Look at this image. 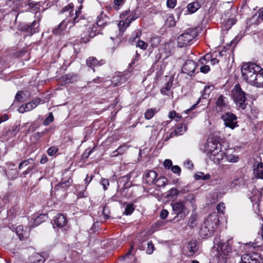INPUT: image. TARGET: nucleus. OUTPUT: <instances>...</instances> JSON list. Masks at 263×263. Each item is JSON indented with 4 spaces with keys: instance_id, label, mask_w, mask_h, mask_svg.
Masks as SVG:
<instances>
[{
    "instance_id": "nucleus-1",
    "label": "nucleus",
    "mask_w": 263,
    "mask_h": 263,
    "mask_svg": "<svg viewBox=\"0 0 263 263\" xmlns=\"http://www.w3.org/2000/svg\"><path fill=\"white\" fill-rule=\"evenodd\" d=\"M230 240L222 241L220 238H214L213 243V250L216 251L215 257L218 262L217 263H226L227 258L232 253V249L229 245Z\"/></svg>"
},
{
    "instance_id": "nucleus-2",
    "label": "nucleus",
    "mask_w": 263,
    "mask_h": 263,
    "mask_svg": "<svg viewBox=\"0 0 263 263\" xmlns=\"http://www.w3.org/2000/svg\"><path fill=\"white\" fill-rule=\"evenodd\" d=\"M218 219L215 215H210L202 224L199 230V235L203 238L212 236L217 228Z\"/></svg>"
},
{
    "instance_id": "nucleus-3",
    "label": "nucleus",
    "mask_w": 263,
    "mask_h": 263,
    "mask_svg": "<svg viewBox=\"0 0 263 263\" xmlns=\"http://www.w3.org/2000/svg\"><path fill=\"white\" fill-rule=\"evenodd\" d=\"M259 70H261V67L254 63L245 64L241 68L242 76L248 83L251 84L254 81Z\"/></svg>"
},
{
    "instance_id": "nucleus-4",
    "label": "nucleus",
    "mask_w": 263,
    "mask_h": 263,
    "mask_svg": "<svg viewBox=\"0 0 263 263\" xmlns=\"http://www.w3.org/2000/svg\"><path fill=\"white\" fill-rule=\"evenodd\" d=\"M233 100L236 106L241 109H245L246 108V93L240 87L239 84H236L232 90Z\"/></svg>"
},
{
    "instance_id": "nucleus-5",
    "label": "nucleus",
    "mask_w": 263,
    "mask_h": 263,
    "mask_svg": "<svg viewBox=\"0 0 263 263\" xmlns=\"http://www.w3.org/2000/svg\"><path fill=\"white\" fill-rule=\"evenodd\" d=\"M73 4H70L67 6H65L61 11V12L67 13L68 14V17L65 20H64L62 22H61L57 26L54 27L52 30V33L54 34L58 35L61 34L63 33V32L65 30L67 26V25L69 23H72V21L71 20V18L70 15L73 16Z\"/></svg>"
},
{
    "instance_id": "nucleus-6",
    "label": "nucleus",
    "mask_w": 263,
    "mask_h": 263,
    "mask_svg": "<svg viewBox=\"0 0 263 263\" xmlns=\"http://www.w3.org/2000/svg\"><path fill=\"white\" fill-rule=\"evenodd\" d=\"M195 36L194 30H189L187 31L180 35L177 39L178 45L180 47L187 46Z\"/></svg>"
},
{
    "instance_id": "nucleus-7",
    "label": "nucleus",
    "mask_w": 263,
    "mask_h": 263,
    "mask_svg": "<svg viewBox=\"0 0 263 263\" xmlns=\"http://www.w3.org/2000/svg\"><path fill=\"white\" fill-rule=\"evenodd\" d=\"M221 119L224 122V125L232 129L238 127L237 117L235 115L231 112H226L221 116Z\"/></svg>"
},
{
    "instance_id": "nucleus-8",
    "label": "nucleus",
    "mask_w": 263,
    "mask_h": 263,
    "mask_svg": "<svg viewBox=\"0 0 263 263\" xmlns=\"http://www.w3.org/2000/svg\"><path fill=\"white\" fill-rule=\"evenodd\" d=\"M198 250L197 242L196 240H191L184 245L182 251L185 255L190 257L193 256Z\"/></svg>"
},
{
    "instance_id": "nucleus-9",
    "label": "nucleus",
    "mask_w": 263,
    "mask_h": 263,
    "mask_svg": "<svg viewBox=\"0 0 263 263\" xmlns=\"http://www.w3.org/2000/svg\"><path fill=\"white\" fill-rule=\"evenodd\" d=\"M200 8V4L198 2H195L189 4L187 6L186 9L185 8H181L179 7L177 8V12L178 15H180L182 13H183L184 15H186L187 14V12H190V13H195Z\"/></svg>"
},
{
    "instance_id": "nucleus-10",
    "label": "nucleus",
    "mask_w": 263,
    "mask_h": 263,
    "mask_svg": "<svg viewBox=\"0 0 263 263\" xmlns=\"http://www.w3.org/2000/svg\"><path fill=\"white\" fill-rule=\"evenodd\" d=\"M239 263H260V256L257 253H246L241 256Z\"/></svg>"
},
{
    "instance_id": "nucleus-11",
    "label": "nucleus",
    "mask_w": 263,
    "mask_h": 263,
    "mask_svg": "<svg viewBox=\"0 0 263 263\" xmlns=\"http://www.w3.org/2000/svg\"><path fill=\"white\" fill-rule=\"evenodd\" d=\"M197 66L196 63L193 60L186 61L182 67V72L187 74L189 76L194 72Z\"/></svg>"
},
{
    "instance_id": "nucleus-12",
    "label": "nucleus",
    "mask_w": 263,
    "mask_h": 263,
    "mask_svg": "<svg viewBox=\"0 0 263 263\" xmlns=\"http://www.w3.org/2000/svg\"><path fill=\"white\" fill-rule=\"evenodd\" d=\"M40 99L37 98L32 102L26 103L25 105H22L18 108V111L20 113H24L26 111H30L35 108L40 104Z\"/></svg>"
},
{
    "instance_id": "nucleus-13",
    "label": "nucleus",
    "mask_w": 263,
    "mask_h": 263,
    "mask_svg": "<svg viewBox=\"0 0 263 263\" xmlns=\"http://www.w3.org/2000/svg\"><path fill=\"white\" fill-rule=\"evenodd\" d=\"M208 156L214 152H219L221 149V144L213 139L208 140L206 145Z\"/></svg>"
},
{
    "instance_id": "nucleus-14",
    "label": "nucleus",
    "mask_w": 263,
    "mask_h": 263,
    "mask_svg": "<svg viewBox=\"0 0 263 263\" xmlns=\"http://www.w3.org/2000/svg\"><path fill=\"white\" fill-rule=\"evenodd\" d=\"M229 108L227 98L221 95L216 101V109L217 111H221Z\"/></svg>"
},
{
    "instance_id": "nucleus-15",
    "label": "nucleus",
    "mask_w": 263,
    "mask_h": 263,
    "mask_svg": "<svg viewBox=\"0 0 263 263\" xmlns=\"http://www.w3.org/2000/svg\"><path fill=\"white\" fill-rule=\"evenodd\" d=\"M86 30L87 33H89L88 36L85 34L81 35V42L83 43H87L90 38L94 37L96 35L95 32L97 31V27L94 25L92 26L86 27Z\"/></svg>"
},
{
    "instance_id": "nucleus-16",
    "label": "nucleus",
    "mask_w": 263,
    "mask_h": 263,
    "mask_svg": "<svg viewBox=\"0 0 263 263\" xmlns=\"http://www.w3.org/2000/svg\"><path fill=\"white\" fill-rule=\"evenodd\" d=\"M225 155L226 154L222 152L221 149L219 152H214L212 154L209 155L208 157L215 164H218L223 159Z\"/></svg>"
},
{
    "instance_id": "nucleus-17",
    "label": "nucleus",
    "mask_w": 263,
    "mask_h": 263,
    "mask_svg": "<svg viewBox=\"0 0 263 263\" xmlns=\"http://www.w3.org/2000/svg\"><path fill=\"white\" fill-rule=\"evenodd\" d=\"M157 177V174L155 171L147 170L145 172V178L146 182L148 184H153L155 183Z\"/></svg>"
},
{
    "instance_id": "nucleus-18",
    "label": "nucleus",
    "mask_w": 263,
    "mask_h": 263,
    "mask_svg": "<svg viewBox=\"0 0 263 263\" xmlns=\"http://www.w3.org/2000/svg\"><path fill=\"white\" fill-rule=\"evenodd\" d=\"M67 223L66 217L63 214H58L54 218V223L59 228H63Z\"/></svg>"
},
{
    "instance_id": "nucleus-19",
    "label": "nucleus",
    "mask_w": 263,
    "mask_h": 263,
    "mask_svg": "<svg viewBox=\"0 0 263 263\" xmlns=\"http://www.w3.org/2000/svg\"><path fill=\"white\" fill-rule=\"evenodd\" d=\"M171 55V51L168 49V45L166 44L164 45L159 49V56L157 57L158 60H165Z\"/></svg>"
},
{
    "instance_id": "nucleus-20",
    "label": "nucleus",
    "mask_w": 263,
    "mask_h": 263,
    "mask_svg": "<svg viewBox=\"0 0 263 263\" xmlns=\"http://www.w3.org/2000/svg\"><path fill=\"white\" fill-rule=\"evenodd\" d=\"M251 84L257 87H263V69L261 68Z\"/></svg>"
},
{
    "instance_id": "nucleus-21",
    "label": "nucleus",
    "mask_w": 263,
    "mask_h": 263,
    "mask_svg": "<svg viewBox=\"0 0 263 263\" xmlns=\"http://www.w3.org/2000/svg\"><path fill=\"white\" fill-rule=\"evenodd\" d=\"M104 63V60L99 61L95 57H93L88 58L86 60L87 65L92 69H93L95 67L102 65Z\"/></svg>"
},
{
    "instance_id": "nucleus-22",
    "label": "nucleus",
    "mask_w": 263,
    "mask_h": 263,
    "mask_svg": "<svg viewBox=\"0 0 263 263\" xmlns=\"http://www.w3.org/2000/svg\"><path fill=\"white\" fill-rule=\"evenodd\" d=\"M39 26V23L35 21H34L30 26H28L27 27L26 26H24L22 30L24 31L29 33V34L31 35L33 33L38 32Z\"/></svg>"
},
{
    "instance_id": "nucleus-23",
    "label": "nucleus",
    "mask_w": 263,
    "mask_h": 263,
    "mask_svg": "<svg viewBox=\"0 0 263 263\" xmlns=\"http://www.w3.org/2000/svg\"><path fill=\"white\" fill-rule=\"evenodd\" d=\"M171 205L173 211L177 215L182 213L185 207L184 202L182 201L172 203Z\"/></svg>"
},
{
    "instance_id": "nucleus-24",
    "label": "nucleus",
    "mask_w": 263,
    "mask_h": 263,
    "mask_svg": "<svg viewBox=\"0 0 263 263\" xmlns=\"http://www.w3.org/2000/svg\"><path fill=\"white\" fill-rule=\"evenodd\" d=\"M128 14L129 12L127 11H125L123 12L122 14L123 17L127 16L125 18L126 26H128L132 21L136 20L139 17V15L135 12H132L129 15H128Z\"/></svg>"
},
{
    "instance_id": "nucleus-25",
    "label": "nucleus",
    "mask_w": 263,
    "mask_h": 263,
    "mask_svg": "<svg viewBox=\"0 0 263 263\" xmlns=\"http://www.w3.org/2000/svg\"><path fill=\"white\" fill-rule=\"evenodd\" d=\"M253 171L256 177L263 178V165L262 163H258L256 166H254Z\"/></svg>"
},
{
    "instance_id": "nucleus-26",
    "label": "nucleus",
    "mask_w": 263,
    "mask_h": 263,
    "mask_svg": "<svg viewBox=\"0 0 263 263\" xmlns=\"http://www.w3.org/2000/svg\"><path fill=\"white\" fill-rule=\"evenodd\" d=\"M16 233L20 240H24L27 237V232L24 230L23 226H19L16 229Z\"/></svg>"
},
{
    "instance_id": "nucleus-27",
    "label": "nucleus",
    "mask_w": 263,
    "mask_h": 263,
    "mask_svg": "<svg viewBox=\"0 0 263 263\" xmlns=\"http://www.w3.org/2000/svg\"><path fill=\"white\" fill-rule=\"evenodd\" d=\"M82 8V6L80 5L78 10H77L74 13V16L72 18V16L70 15L71 18V20L72 21L73 24H75L79 21L82 18L81 15V9Z\"/></svg>"
},
{
    "instance_id": "nucleus-28",
    "label": "nucleus",
    "mask_w": 263,
    "mask_h": 263,
    "mask_svg": "<svg viewBox=\"0 0 263 263\" xmlns=\"http://www.w3.org/2000/svg\"><path fill=\"white\" fill-rule=\"evenodd\" d=\"M32 263H43L45 261L44 257L39 253L33 254L31 257Z\"/></svg>"
},
{
    "instance_id": "nucleus-29",
    "label": "nucleus",
    "mask_w": 263,
    "mask_h": 263,
    "mask_svg": "<svg viewBox=\"0 0 263 263\" xmlns=\"http://www.w3.org/2000/svg\"><path fill=\"white\" fill-rule=\"evenodd\" d=\"M128 178L127 176H123L119 180V186L123 185L122 188L125 189L129 187L131 183L128 181Z\"/></svg>"
},
{
    "instance_id": "nucleus-30",
    "label": "nucleus",
    "mask_w": 263,
    "mask_h": 263,
    "mask_svg": "<svg viewBox=\"0 0 263 263\" xmlns=\"http://www.w3.org/2000/svg\"><path fill=\"white\" fill-rule=\"evenodd\" d=\"M197 215L193 211H192V215H191L189 221L188 225L194 228L197 225Z\"/></svg>"
},
{
    "instance_id": "nucleus-31",
    "label": "nucleus",
    "mask_w": 263,
    "mask_h": 263,
    "mask_svg": "<svg viewBox=\"0 0 263 263\" xmlns=\"http://www.w3.org/2000/svg\"><path fill=\"white\" fill-rule=\"evenodd\" d=\"M72 180L69 177L68 179L66 180L64 179V178H62V181L60 182L58 186L59 187H61L62 189H66L67 187L70 186V185L72 183Z\"/></svg>"
},
{
    "instance_id": "nucleus-32",
    "label": "nucleus",
    "mask_w": 263,
    "mask_h": 263,
    "mask_svg": "<svg viewBox=\"0 0 263 263\" xmlns=\"http://www.w3.org/2000/svg\"><path fill=\"white\" fill-rule=\"evenodd\" d=\"M135 209V205L133 203H128L125 208L124 214L126 215H131Z\"/></svg>"
},
{
    "instance_id": "nucleus-33",
    "label": "nucleus",
    "mask_w": 263,
    "mask_h": 263,
    "mask_svg": "<svg viewBox=\"0 0 263 263\" xmlns=\"http://www.w3.org/2000/svg\"><path fill=\"white\" fill-rule=\"evenodd\" d=\"M173 85V80L170 78V80L166 83L165 87L161 89V92L162 95H168L167 92L171 89Z\"/></svg>"
},
{
    "instance_id": "nucleus-34",
    "label": "nucleus",
    "mask_w": 263,
    "mask_h": 263,
    "mask_svg": "<svg viewBox=\"0 0 263 263\" xmlns=\"http://www.w3.org/2000/svg\"><path fill=\"white\" fill-rule=\"evenodd\" d=\"M167 183V178L165 177H161L156 180L154 183L158 187H163L166 185Z\"/></svg>"
},
{
    "instance_id": "nucleus-35",
    "label": "nucleus",
    "mask_w": 263,
    "mask_h": 263,
    "mask_svg": "<svg viewBox=\"0 0 263 263\" xmlns=\"http://www.w3.org/2000/svg\"><path fill=\"white\" fill-rule=\"evenodd\" d=\"M184 199L186 201H189V202L191 203L192 207L194 208V210H195L196 209L194 194H189L186 196H185Z\"/></svg>"
},
{
    "instance_id": "nucleus-36",
    "label": "nucleus",
    "mask_w": 263,
    "mask_h": 263,
    "mask_svg": "<svg viewBox=\"0 0 263 263\" xmlns=\"http://www.w3.org/2000/svg\"><path fill=\"white\" fill-rule=\"evenodd\" d=\"M107 17L105 15L101 14L98 16V20L97 21V25L98 26H104L107 23Z\"/></svg>"
},
{
    "instance_id": "nucleus-37",
    "label": "nucleus",
    "mask_w": 263,
    "mask_h": 263,
    "mask_svg": "<svg viewBox=\"0 0 263 263\" xmlns=\"http://www.w3.org/2000/svg\"><path fill=\"white\" fill-rule=\"evenodd\" d=\"M133 250H134V247L133 246H131L128 252H127L126 253V254L125 255V256H124L123 257V258H124V259L125 261L128 262V261H129L130 260H133V263H135V258L133 256H131Z\"/></svg>"
},
{
    "instance_id": "nucleus-38",
    "label": "nucleus",
    "mask_w": 263,
    "mask_h": 263,
    "mask_svg": "<svg viewBox=\"0 0 263 263\" xmlns=\"http://www.w3.org/2000/svg\"><path fill=\"white\" fill-rule=\"evenodd\" d=\"M157 112L156 108H150L147 109L145 112V118L147 120L152 118L155 114Z\"/></svg>"
},
{
    "instance_id": "nucleus-39",
    "label": "nucleus",
    "mask_w": 263,
    "mask_h": 263,
    "mask_svg": "<svg viewBox=\"0 0 263 263\" xmlns=\"http://www.w3.org/2000/svg\"><path fill=\"white\" fill-rule=\"evenodd\" d=\"M127 149L125 145L119 146L118 149L112 153V157H117L119 155H122Z\"/></svg>"
},
{
    "instance_id": "nucleus-40",
    "label": "nucleus",
    "mask_w": 263,
    "mask_h": 263,
    "mask_svg": "<svg viewBox=\"0 0 263 263\" xmlns=\"http://www.w3.org/2000/svg\"><path fill=\"white\" fill-rule=\"evenodd\" d=\"M227 160L229 162H237L238 161L239 158L238 156L234 154H227L225 155Z\"/></svg>"
},
{
    "instance_id": "nucleus-41",
    "label": "nucleus",
    "mask_w": 263,
    "mask_h": 263,
    "mask_svg": "<svg viewBox=\"0 0 263 263\" xmlns=\"http://www.w3.org/2000/svg\"><path fill=\"white\" fill-rule=\"evenodd\" d=\"M186 130V126L185 124H182L175 129L176 135L179 136L182 135Z\"/></svg>"
},
{
    "instance_id": "nucleus-42",
    "label": "nucleus",
    "mask_w": 263,
    "mask_h": 263,
    "mask_svg": "<svg viewBox=\"0 0 263 263\" xmlns=\"http://www.w3.org/2000/svg\"><path fill=\"white\" fill-rule=\"evenodd\" d=\"M214 86L212 85L205 86L203 89L202 94V97L203 99H206V97L209 95V94L211 92L212 90H213Z\"/></svg>"
},
{
    "instance_id": "nucleus-43",
    "label": "nucleus",
    "mask_w": 263,
    "mask_h": 263,
    "mask_svg": "<svg viewBox=\"0 0 263 263\" xmlns=\"http://www.w3.org/2000/svg\"><path fill=\"white\" fill-rule=\"evenodd\" d=\"M20 3H21V5L22 7H24L27 5H28L30 7L33 8L35 6V4L34 2L31 0H17Z\"/></svg>"
},
{
    "instance_id": "nucleus-44",
    "label": "nucleus",
    "mask_w": 263,
    "mask_h": 263,
    "mask_svg": "<svg viewBox=\"0 0 263 263\" xmlns=\"http://www.w3.org/2000/svg\"><path fill=\"white\" fill-rule=\"evenodd\" d=\"M160 39L158 37H152L150 40V46L154 48L158 46L160 43Z\"/></svg>"
},
{
    "instance_id": "nucleus-45",
    "label": "nucleus",
    "mask_w": 263,
    "mask_h": 263,
    "mask_svg": "<svg viewBox=\"0 0 263 263\" xmlns=\"http://www.w3.org/2000/svg\"><path fill=\"white\" fill-rule=\"evenodd\" d=\"M147 249L146 250V253L148 254H151L153 253L154 250V246L153 244L152 241H148L147 242Z\"/></svg>"
},
{
    "instance_id": "nucleus-46",
    "label": "nucleus",
    "mask_w": 263,
    "mask_h": 263,
    "mask_svg": "<svg viewBox=\"0 0 263 263\" xmlns=\"http://www.w3.org/2000/svg\"><path fill=\"white\" fill-rule=\"evenodd\" d=\"M136 46L143 50H145L147 47V44L142 40H138Z\"/></svg>"
},
{
    "instance_id": "nucleus-47",
    "label": "nucleus",
    "mask_w": 263,
    "mask_h": 263,
    "mask_svg": "<svg viewBox=\"0 0 263 263\" xmlns=\"http://www.w3.org/2000/svg\"><path fill=\"white\" fill-rule=\"evenodd\" d=\"M53 120V116L51 112L49 113V116L44 121V125L47 126L49 125L51 122H52Z\"/></svg>"
},
{
    "instance_id": "nucleus-48",
    "label": "nucleus",
    "mask_w": 263,
    "mask_h": 263,
    "mask_svg": "<svg viewBox=\"0 0 263 263\" xmlns=\"http://www.w3.org/2000/svg\"><path fill=\"white\" fill-rule=\"evenodd\" d=\"M124 79V78L123 77H121V76H118L113 77L112 82H115L114 86H116L119 85V83H120V81Z\"/></svg>"
},
{
    "instance_id": "nucleus-49",
    "label": "nucleus",
    "mask_w": 263,
    "mask_h": 263,
    "mask_svg": "<svg viewBox=\"0 0 263 263\" xmlns=\"http://www.w3.org/2000/svg\"><path fill=\"white\" fill-rule=\"evenodd\" d=\"M58 151V148L55 146L49 147L47 150V153L49 156L54 155Z\"/></svg>"
},
{
    "instance_id": "nucleus-50",
    "label": "nucleus",
    "mask_w": 263,
    "mask_h": 263,
    "mask_svg": "<svg viewBox=\"0 0 263 263\" xmlns=\"http://www.w3.org/2000/svg\"><path fill=\"white\" fill-rule=\"evenodd\" d=\"M177 4V0H167L166 6L168 8H174Z\"/></svg>"
},
{
    "instance_id": "nucleus-51",
    "label": "nucleus",
    "mask_w": 263,
    "mask_h": 263,
    "mask_svg": "<svg viewBox=\"0 0 263 263\" xmlns=\"http://www.w3.org/2000/svg\"><path fill=\"white\" fill-rule=\"evenodd\" d=\"M217 210L218 213L223 214L224 212L225 206L223 203H219L217 206Z\"/></svg>"
},
{
    "instance_id": "nucleus-52",
    "label": "nucleus",
    "mask_w": 263,
    "mask_h": 263,
    "mask_svg": "<svg viewBox=\"0 0 263 263\" xmlns=\"http://www.w3.org/2000/svg\"><path fill=\"white\" fill-rule=\"evenodd\" d=\"M109 213L110 212L108 207L105 206L103 208L102 213L104 216L105 219H108L109 218Z\"/></svg>"
},
{
    "instance_id": "nucleus-53",
    "label": "nucleus",
    "mask_w": 263,
    "mask_h": 263,
    "mask_svg": "<svg viewBox=\"0 0 263 263\" xmlns=\"http://www.w3.org/2000/svg\"><path fill=\"white\" fill-rule=\"evenodd\" d=\"M179 194V191L175 188H172L169 191L168 195L174 197H176L177 195Z\"/></svg>"
},
{
    "instance_id": "nucleus-54",
    "label": "nucleus",
    "mask_w": 263,
    "mask_h": 263,
    "mask_svg": "<svg viewBox=\"0 0 263 263\" xmlns=\"http://www.w3.org/2000/svg\"><path fill=\"white\" fill-rule=\"evenodd\" d=\"M171 171L175 174H177L179 175L181 172V168L178 165L172 166L171 167Z\"/></svg>"
},
{
    "instance_id": "nucleus-55",
    "label": "nucleus",
    "mask_w": 263,
    "mask_h": 263,
    "mask_svg": "<svg viewBox=\"0 0 263 263\" xmlns=\"http://www.w3.org/2000/svg\"><path fill=\"white\" fill-rule=\"evenodd\" d=\"M163 165L166 168L170 169L172 166V162L170 159H166L163 162Z\"/></svg>"
},
{
    "instance_id": "nucleus-56",
    "label": "nucleus",
    "mask_w": 263,
    "mask_h": 263,
    "mask_svg": "<svg viewBox=\"0 0 263 263\" xmlns=\"http://www.w3.org/2000/svg\"><path fill=\"white\" fill-rule=\"evenodd\" d=\"M127 26H126V24L125 22L120 21L118 25V28L120 31H124V29L126 28Z\"/></svg>"
},
{
    "instance_id": "nucleus-57",
    "label": "nucleus",
    "mask_w": 263,
    "mask_h": 263,
    "mask_svg": "<svg viewBox=\"0 0 263 263\" xmlns=\"http://www.w3.org/2000/svg\"><path fill=\"white\" fill-rule=\"evenodd\" d=\"M175 117H177V119H176L177 121H178L179 119L180 118V116H177V114H176V112L175 111L173 110V111H171L169 112V114H168L169 118L173 119H174Z\"/></svg>"
},
{
    "instance_id": "nucleus-58",
    "label": "nucleus",
    "mask_w": 263,
    "mask_h": 263,
    "mask_svg": "<svg viewBox=\"0 0 263 263\" xmlns=\"http://www.w3.org/2000/svg\"><path fill=\"white\" fill-rule=\"evenodd\" d=\"M102 185L103 186L104 190L107 189V187L109 185V181L107 179H102L101 181Z\"/></svg>"
},
{
    "instance_id": "nucleus-59",
    "label": "nucleus",
    "mask_w": 263,
    "mask_h": 263,
    "mask_svg": "<svg viewBox=\"0 0 263 263\" xmlns=\"http://www.w3.org/2000/svg\"><path fill=\"white\" fill-rule=\"evenodd\" d=\"M200 71L204 73H206L210 71V67L208 65H203L200 68Z\"/></svg>"
},
{
    "instance_id": "nucleus-60",
    "label": "nucleus",
    "mask_w": 263,
    "mask_h": 263,
    "mask_svg": "<svg viewBox=\"0 0 263 263\" xmlns=\"http://www.w3.org/2000/svg\"><path fill=\"white\" fill-rule=\"evenodd\" d=\"M168 212L166 210H162L160 214V217L162 219H165L167 217Z\"/></svg>"
},
{
    "instance_id": "nucleus-61",
    "label": "nucleus",
    "mask_w": 263,
    "mask_h": 263,
    "mask_svg": "<svg viewBox=\"0 0 263 263\" xmlns=\"http://www.w3.org/2000/svg\"><path fill=\"white\" fill-rule=\"evenodd\" d=\"M240 182L239 181V179H235L233 181L230 183L231 187H235L236 185H239Z\"/></svg>"
},
{
    "instance_id": "nucleus-62",
    "label": "nucleus",
    "mask_w": 263,
    "mask_h": 263,
    "mask_svg": "<svg viewBox=\"0 0 263 263\" xmlns=\"http://www.w3.org/2000/svg\"><path fill=\"white\" fill-rule=\"evenodd\" d=\"M184 166L189 169H191L193 167V164L191 161L187 160L185 161Z\"/></svg>"
},
{
    "instance_id": "nucleus-63",
    "label": "nucleus",
    "mask_w": 263,
    "mask_h": 263,
    "mask_svg": "<svg viewBox=\"0 0 263 263\" xmlns=\"http://www.w3.org/2000/svg\"><path fill=\"white\" fill-rule=\"evenodd\" d=\"M93 177V175H91L89 176H88V175H87V176L85 179V180H84L85 184H86V185H87L90 182V181H91Z\"/></svg>"
},
{
    "instance_id": "nucleus-64",
    "label": "nucleus",
    "mask_w": 263,
    "mask_h": 263,
    "mask_svg": "<svg viewBox=\"0 0 263 263\" xmlns=\"http://www.w3.org/2000/svg\"><path fill=\"white\" fill-rule=\"evenodd\" d=\"M203 175L204 174L202 172H198L197 173L195 174V178L196 180H202Z\"/></svg>"
}]
</instances>
